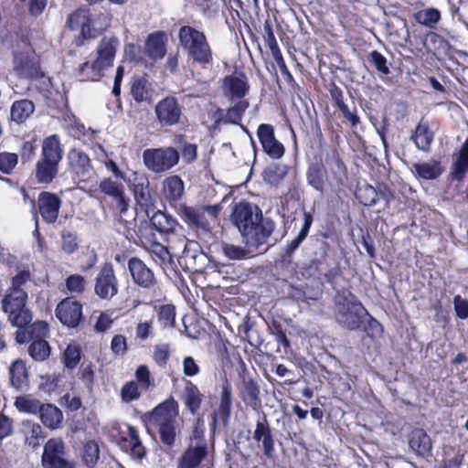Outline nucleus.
Instances as JSON below:
<instances>
[{"instance_id":"nucleus-40","label":"nucleus","mask_w":468,"mask_h":468,"mask_svg":"<svg viewBox=\"0 0 468 468\" xmlns=\"http://www.w3.org/2000/svg\"><path fill=\"white\" fill-rule=\"evenodd\" d=\"M131 94L135 101H150L152 98V90L148 80L144 78H134L131 85Z\"/></svg>"},{"instance_id":"nucleus-46","label":"nucleus","mask_w":468,"mask_h":468,"mask_svg":"<svg viewBox=\"0 0 468 468\" xmlns=\"http://www.w3.org/2000/svg\"><path fill=\"white\" fill-rule=\"evenodd\" d=\"M355 194L359 202L367 207L374 206L378 198L377 190L367 184L358 186Z\"/></svg>"},{"instance_id":"nucleus-28","label":"nucleus","mask_w":468,"mask_h":468,"mask_svg":"<svg viewBox=\"0 0 468 468\" xmlns=\"http://www.w3.org/2000/svg\"><path fill=\"white\" fill-rule=\"evenodd\" d=\"M165 242L167 243L166 246L154 242L151 251L163 262H169L174 256H179L182 250V241L176 240V238L172 237V239H165Z\"/></svg>"},{"instance_id":"nucleus-61","label":"nucleus","mask_w":468,"mask_h":468,"mask_svg":"<svg viewBox=\"0 0 468 468\" xmlns=\"http://www.w3.org/2000/svg\"><path fill=\"white\" fill-rule=\"evenodd\" d=\"M30 281L29 271H22L17 273L12 280V285L8 292H15L16 290L26 291V285Z\"/></svg>"},{"instance_id":"nucleus-45","label":"nucleus","mask_w":468,"mask_h":468,"mask_svg":"<svg viewBox=\"0 0 468 468\" xmlns=\"http://www.w3.org/2000/svg\"><path fill=\"white\" fill-rule=\"evenodd\" d=\"M253 248H242L238 245L224 243L222 244V252L229 260L240 261L250 258L254 252Z\"/></svg>"},{"instance_id":"nucleus-51","label":"nucleus","mask_w":468,"mask_h":468,"mask_svg":"<svg viewBox=\"0 0 468 468\" xmlns=\"http://www.w3.org/2000/svg\"><path fill=\"white\" fill-rule=\"evenodd\" d=\"M158 322L164 328L173 327L176 322V308L172 304H165L159 308Z\"/></svg>"},{"instance_id":"nucleus-24","label":"nucleus","mask_w":468,"mask_h":468,"mask_svg":"<svg viewBox=\"0 0 468 468\" xmlns=\"http://www.w3.org/2000/svg\"><path fill=\"white\" fill-rule=\"evenodd\" d=\"M16 332V341L18 344H24L37 339H44L48 335V324L43 321H37L31 324L18 327Z\"/></svg>"},{"instance_id":"nucleus-55","label":"nucleus","mask_w":468,"mask_h":468,"mask_svg":"<svg viewBox=\"0 0 468 468\" xmlns=\"http://www.w3.org/2000/svg\"><path fill=\"white\" fill-rule=\"evenodd\" d=\"M18 162L16 154L1 152L0 153V171L5 174H10Z\"/></svg>"},{"instance_id":"nucleus-25","label":"nucleus","mask_w":468,"mask_h":468,"mask_svg":"<svg viewBox=\"0 0 468 468\" xmlns=\"http://www.w3.org/2000/svg\"><path fill=\"white\" fill-rule=\"evenodd\" d=\"M205 396L200 392L197 385L186 380L180 393V399L192 415H196L200 410Z\"/></svg>"},{"instance_id":"nucleus-18","label":"nucleus","mask_w":468,"mask_h":468,"mask_svg":"<svg viewBox=\"0 0 468 468\" xmlns=\"http://www.w3.org/2000/svg\"><path fill=\"white\" fill-rule=\"evenodd\" d=\"M128 269L133 281L144 289H152L156 284L153 271L139 258L133 257L128 261Z\"/></svg>"},{"instance_id":"nucleus-63","label":"nucleus","mask_w":468,"mask_h":468,"mask_svg":"<svg viewBox=\"0 0 468 468\" xmlns=\"http://www.w3.org/2000/svg\"><path fill=\"white\" fill-rule=\"evenodd\" d=\"M66 286L70 292H82L85 288V279L80 275H70L66 280Z\"/></svg>"},{"instance_id":"nucleus-3","label":"nucleus","mask_w":468,"mask_h":468,"mask_svg":"<svg viewBox=\"0 0 468 468\" xmlns=\"http://www.w3.org/2000/svg\"><path fill=\"white\" fill-rule=\"evenodd\" d=\"M178 40L194 63L203 69L213 64V52L204 32L191 26H182L178 30Z\"/></svg>"},{"instance_id":"nucleus-30","label":"nucleus","mask_w":468,"mask_h":468,"mask_svg":"<svg viewBox=\"0 0 468 468\" xmlns=\"http://www.w3.org/2000/svg\"><path fill=\"white\" fill-rule=\"evenodd\" d=\"M181 217L187 224L198 229L209 230V221L204 213V208L201 207H184L181 210Z\"/></svg>"},{"instance_id":"nucleus-56","label":"nucleus","mask_w":468,"mask_h":468,"mask_svg":"<svg viewBox=\"0 0 468 468\" xmlns=\"http://www.w3.org/2000/svg\"><path fill=\"white\" fill-rule=\"evenodd\" d=\"M78 248L76 235L69 230L63 229L61 231V249L68 254H72Z\"/></svg>"},{"instance_id":"nucleus-8","label":"nucleus","mask_w":468,"mask_h":468,"mask_svg":"<svg viewBox=\"0 0 468 468\" xmlns=\"http://www.w3.org/2000/svg\"><path fill=\"white\" fill-rule=\"evenodd\" d=\"M119 46V40L115 37H104L99 43L97 48V58L92 62L91 75L89 78L100 79L101 72L112 66Z\"/></svg>"},{"instance_id":"nucleus-54","label":"nucleus","mask_w":468,"mask_h":468,"mask_svg":"<svg viewBox=\"0 0 468 468\" xmlns=\"http://www.w3.org/2000/svg\"><path fill=\"white\" fill-rule=\"evenodd\" d=\"M170 345L158 344L154 346L153 358L160 367H165L170 357Z\"/></svg>"},{"instance_id":"nucleus-62","label":"nucleus","mask_w":468,"mask_h":468,"mask_svg":"<svg viewBox=\"0 0 468 468\" xmlns=\"http://www.w3.org/2000/svg\"><path fill=\"white\" fill-rule=\"evenodd\" d=\"M139 396L138 384L135 381L126 383L122 388V399L125 402L136 399Z\"/></svg>"},{"instance_id":"nucleus-36","label":"nucleus","mask_w":468,"mask_h":468,"mask_svg":"<svg viewBox=\"0 0 468 468\" xmlns=\"http://www.w3.org/2000/svg\"><path fill=\"white\" fill-rule=\"evenodd\" d=\"M14 69L24 79H38L42 77L37 63L23 55L16 57Z\"/></svg>"},{"instance_id":"nucleus-49","label":"nucleus","mask_w":468,"mask_h":468,"mask_svg":"<svg viewBox=\"0 0 468 468\" xmlns=\"http://www.w3.org/2000/svg\"><path fill=\"white\" fill-rule=\"evenodd\" d=\"M100 456V450L98 444L93 441H88L83 448L82 459L85 463L86 466L89 468H93Z\"/></svg>"},{"instance_id":"nucleus-53","label":"nucleus","mask_w":468,"mask_h":468,"mask_svg":"<svg viewBox=\"0 0 468 468\" xmlns=\"http://www.w3.org/2000/svg\"><path fill=\"white\" fill-rule=\"evenodd\" d=\"M368 61L378 73L383 75H388L390 73L387 58L380 52L377 50L371 51L368 54Z\"/></svg>"},{"instance_id":"nucleus-64","label":"nucleus","mask_w":468,"mask_h":468,"mask_svg":"<svg viewBox=\"0 0 468 468\" xmlns=\"http://www.w3.org/2000/svg\"><path fill=\"white\" fill-rule=\"evenodd\" d=\"M126 451L129 450L130 455L132 458L135 460H142L145 457V448L142 444L141 441H135V442H128L122 445Z\"/></svg>"},{"instance_id":"nucleus-31","label":"nucleus","mask_w":468,"mask_h":468,"mask_svg":"<svg viewBox=\"0 0 468 468\" xmlns=\"http://www.w3.org/2000/svg\"><path fill=\"white\" fill-rule=\"evenodd\" d=\"M59 163L38 158L36 164V178L38 183L49 184L58 174Z\"/></svg>"},{"instance_id":"nucleus-47","label":"nucleus","mask_w":468,"mask_h":468,"mask_svg":"<svg viewBox=\"0 0 468 468\" xmlns=\"http://www.w3.org/2000/svg\"><path fill=\"white\" fill-rule=\"evenodd\" d=\"M28 354L36 361H44L50 355V346L45 339H37L29 345Z\"/></svg>"},{"instance_id":"nucleus-2","label":"nucleus","mask_w":468,"mask_h":468,"mask_svg":"<svg viewBox=\"0 0 468 468\" xmlns=\"http://www.w3.org/2000/svg\"><path fill=\"white\" fill-rule=\"evenodd\" d=\"M367 316H369V325L381 331V325L371 317L362 303L348 291L338 292L335 297V318L344 328L351 331L358 330Z\"/></svg>"},{"instance_id":"nucleus-58","label":"nucleus","mask_w":468,"mask_h":468,"mask_svg":"<svg viewBox=\"0 0 468 468\" xmlns=\"http://www.w3.org/2000/svg\"><path fill=\"white\" fill-rule=\"evenodd\" d=\"M64 364L68 368H74L80 359V351L78 346L69 345L64 351L63 355Z\"/></svg>"},{"instance_id":"nucleus-32","label":"nucleus","mask_w":468,"mask_h":468,"mask_svg":"<svg viewBox=\"0 0 468 468\" xmlns=\"http://www.w3.org/2000/svg\"><path fill=\"white\" fill-rule=\"evenodd\" d=\"M433 137L434 134L431 131L428 122L420 121L410 139L419 150L428 153L431 150Z\"/></svg>"},{"instance_id":"nucleus-41","label":"nucleus","mask_w":468,"mask_h":468,"mask_svg":"<svg viewBox=\"0 0 468 468\" xmlns=\"http://www.w3.org/2000/svg\"><path fill=\"white\" fill-rule=\"evenodd\" d=\"M468 171V139L462 145L457 157L453 163L452 177L458 181L464 178Z\"/></svg>"},{"instance_id":"nucleus-16","label":"nucleus","mask_w":468,"mask_h":468,"mask_svg":"<svg viewBox=\"0 0 468 468\" xmlns=\"http://www.w3.org/2000/svg\"><path fill=\"white\" fill-rule=\"evenodd\" d=\"M56 316L63 324L76 327L82 317V305L74 298L68 297L58 304Z\"/></svg>"},{"instance_id":"nucleus-22","label":"nucleus","mask_w":468,"mask_h":468,"mask_svg":"<svg viewBox=\"0 0 468 468\" xmlns=\"http://www.w3.org/2000/svg\"><path fill=\"white\" fill-rule=\"evenodd\" d=\"M207 454V442L189 444L178 459L176 468H199Z\"/></svg>"},{"instance_id":"nucleus-1","label":"nucleus","mask_w":468,"mask_h":468,"mask_svg":"<svg viewBox=\"0 0 468 468\" xmlns=\"http://www.w3.org/2000/svg\"><path fill=\"white\" fill-rule=\"evenodd\" d=\"M178 416L179 405L171 397L145 413L144 420L148 430H154L159 434L160 441L165 446L172 448L181 433L182 423Z\"/></svg>"},{"instance_id":"nucleus-43","label":"nucleus","mask_w":468,"mask_h":468,"mask_svg":"<svg viewBox=\"0 0 468 468\" xmlns=\"http://www.w3.org/2000/svg\"><path fill=\"white\" fill-rule=\"evenodd\" d=\"M146 52L152 58H162L165 54V46L160 34L150 35L145 43Z\"/></svg>"},{"instance_id":"nucleus-23","label":"nucleus","mask_w":468,"mask_h":468,"mask_svg":"<svg viewBox=\"0 0 468 468\" xmlns=\"http://www.w3.org/2000/svg\"><path fill=\"white\" fill-rule=\"evenodd\" d=\"M224 85L228 90L232 102L234 100H245L244 97L249 92L250 85L244 73H235L224 79Z\"/></svg>"},{"instance_id":"nucleus-26","label":"nucleus","mask_w":468,"mask_h":468,"mask_svg":"<svg viewBox=\"0 0 468 468\" xmlns=\"http://www.w3.org/2000/svg\"><path fill=\"white\" fill-rule=\"evenodd\" d=\"M90 19L89 11L86 9H78L68 18L67 25L71 30H80V35L83 39L92 37L90 27Z\"/></svg>"},{"instance_id":"nucleus-39","label":"nucleus","mask_w":468,"mask_h":468,"mask_svg":"<svg viewBox=\"0 0 468 468\" xmlns=\"http://www.w3.org/2000/svg\"><path fill=\"white\" fill-rule=\"evenodd\" d=\"M11 385L17 390H23L27 386L26 365L22 360H16L9 367Z\"/></svg>"},{"instance_id":"nucleus-33","label":"nucleus","mask_w":468,"mask_h":468,"mask_svg":"<svg viewBox=\"0 0 468 468\" xmlns=\"http://www.w3.org/2000/svg\"><path fill=\"white\" fill-rule=\"evenodd\" d=\"M249 101L247 100H240L234 103L233 106L229 107L223 114L221 110H218V117L215 121V126L220 122L224 123H234L237 124L242 118L243 113L249 108Z\"/></svg>"},{"instance_id":"nucleus-50","label":"nucleus","mask_w":468,"mask_h":468,"mask_svg":"<svg viewBox=\"0 0 468 468\" xmlns=\"http://www.w3.org/2000/svg\"><path fill=\"white\" fill-rule=\"evenodd\" d=\"M15 405L19 411L32 414L39 413L43 406V404H41L39 400L29 397L17 398L16 399Z\"/></svg>"},{"instance_id":"nucleus-27","label":"nucleus","mask_w":468,"mask_h":468,"mask_svg":"<svg viewBox=\"0 0 468 468\" xmlns=\"http://www.w3.org/2000/svg\"><path fill=\"white\" fill-rule=\"evenodd\" d=\"M64 154L63 146L59 137L52 134L42 141L41 154L39 158L60 163Z\"/></svg>"},{"instance_id":"nucleus-48","label":"nucleus","mask_w":468,"mask_h":468,"mask_svg":"<svg viewBox=\"0 0 468 468\" xmlns=\"http://www.w3.org/2000/svg\"><path fill=\"white\" fill-rule=\"evenodd\" d=\"M415 17L418 23L432 28L440 21L441 13L434 7H429L418 12Z\"/></svg>"},{"instance_id":"nucleus-20","label":"nucleus","mask_w":468,"mask_h":468,"mask_svg":"<svg viewBox=\"0 0 468 468\" xmlns=\"http://www.w3.org/2000/svg\"><path fill=\"white\" fill-rule=\"evenodd\" d=\"M100 190L116 201V209L120 213H125L129 207V198L124 193V186L122 183L113 181L111 178H104L99 185Z\"/></svg>"},{"instance_id":"nucleus-6","label":"nucleus","mask_w":468,"mask_h":468,"mask_svg":"<svg viewBox=\"0 0 468 468\" xmlns=\"http://www.w3.org/2000/svg\"><path fill=\"white\" fill-rule=\"evenodd\" d=\"M41 463L43 468H73L66 445L60 438H51L45 443Z\"/></svg>"},{"instance_id":"nucleus-57","label":"nucleus","mask_w":468,"mask_h":468,"mask_svg":"<svg viewBox=\"0 0 468 468\" xmlns=\"http://www.w3.org/2000/svg\"><path fill=\"white\" fill-rule=\"evenodd\" d=\"M259 386L251 379H243L242 394L244 399H248L250 403H255L259 399Z\"/></svg>"},{"instance_id":"nucleus-11","label":"nucleus","mask_w":468,"mask_h":468,"mask_svg":"<svg viewBox=\"0 0 468 468\" xmlns=\"http://www.w3.org/2000/svg\"><path fill=\"white\" fill-rule=\"evenodd\" d=\"M94 292L103 300H109L118 293V281L112 264L105 263L95 278Z\"/></svg>"},{"instance_id":"nucleus-34","label":"nucleus","mask_w":468,"mask_h":468,"mask_svg":"<svg viewBox=\"0 0 468 468\" xmlns=\"http://www.w3.org/2000/svg\"><path fill=\"white\" fill-rule=\"evenodd\" d=\"M411 171L418 178L424 180H434L442 173L441 163L437 160H431L426 163H415L411 166Z\"/></svg>"},{"instance_id":"nucleus-52","label":"nucleus","mask_w":468,"mask_h":468,"mask_svg":"<svg viewBox=\"0 0 468 468\" xmlns=\"http://www.w3.org/2000/svg\"><path fill=\"white\" fill-rule=\"evenodd\" d=\"M306 176L309 185H311L314 189L318 191H323L324 172L319 165H314L310 166Z\"/></svg>"},{"instance_id":"nucleus-13","label":"nucleus","mask_w":468,"mask_h":468,"mask_svg":"<svg viewBox=\"0 0 468 468\" xmlns=\"http://www.w3.org/2000/svg\"><path fill=\"white\" fill-rule=\"evenodd\" d=\"M180 264H185L186 267L194 271H198L205 267L207 256L199 250V246L195 241H189L185 237V241H182V250L177 256Z\"/></svg>"},{"instance_id":"nucleus-29","label":"nucleus","mask_w":468,"mask_h":468,"mask_svg":"<svg viewBox=\"0 0 468 468\" xmlns=\"http://www.w3.org/2000/svg\"><path fill=\"white\" fill-rule=\"evenodd\" d=\"M409 445L418 456L427 457L431 454V441L430 436L422 429H417L411 431Z\"/></svg>"},{"instance_id":"nucleus-38","label":"nucleus","mask_w":468,"mask_h":468,"mask_svg":"<svg viewBox=\"0 0 468 468\" xmlns=\"http://www.w3.org/2000/svg\"><path fill=\"white\" fill-rule=\"evenodd\" d=\"M34 111L35 105L31 101L27 99L16 101L11 106V119L16 123H22L31 116Z\"/></svg>"},{"instance_id":"nucleus-14","label":"nucleus","mask_w":468,"mask_h":468,"mask_svg":"<svg viewBox=\"0 0 468 468\" xmlns=\"http://www.w3.org/2000/svg\"><path fill=\"white\" fill-rule=\"evenodd\" d=\"M252 438L262 450L264 456L273 460L275 456V441L265 416L257 420Z\"/></svg>"},{"instance_id":"nucleus-60","label":"nucleus","mask_w":468,"mask_h":468,"mask_svg":"<svg viewBox=\"0 0 468 468\" xmlns=\"http://www.w3.org/2000/svg\"><path fill=\"white\" fill-rule=\"evenodd\" d=\"M42 438V429L40 425L37 423L31 424L28 431L26 434L27 443L35 448L40 444V440Z\"/></svg>"},{"instance_id":"nucleus-59","label":"nucleus","mask_w":468,"mask_h":468,"mask_svg":"<svg viewBox=\"0 0 468 468\" xmlns=\"http://www.w3.org/2000/svg\"><path fill=\"white\" fill-rule=\"evenodd\" d=\"M183 373L186 377L193 378L200 373V366L191 356H185L182 361Z\"/></svg>"},{"instance_id":"nucleus-7","label":"nucleus","mask_w":468,"mask_h":468,"mask_svg":"<svg viewBox=\"0 0 468 468\" xmlns=\"http://www.w3.org/2000/svg\"><path fill=\"white\" fill-rule=\"evenodd\" d=\"M261 214L262 211L257 205L243 201L234 206L230 219L243 239L251 226L261 218Z\"/></svg>"},{"instance_id":"nucleus-17","label":"nucleus","mask_w":468,"mask_h":468,"mask_svg":"<svg viewBox=\"0 0 468 468\" xmlns=\"http://www.w3.org/2000/svg\"><path fill=\"white\" fill-rule=\"evenodd\" d=\"M257 136L263 151L272 159H279L284 154V147L276 140L274 129L271 124L262 123L258 127Z\"/></svg>"},{"instance_id":"nucleus-10","label":"nucleus","mask_w":468,"mask_h":468,"mask_svg":"<svg viewBox=\"0 0 468 468\" xmlns=\"http://www.w3.org/2000/svg\"><path fill=\"white\" fill-rule=\"evenodd\" d=\"M275 229L274 221L270 218H264L261 215L249 232L243 237L242 240L246 247L258 250L264 244H267Z\"/></svg>"},{"instance_id":"nucleus-5","label":"nucleus","mask_w":468,"mask_h":468,"mask_svg":"<svg viewBox=\"0 0 468 468\" xmlns=\"http://www.w3.org/2000/svg\"><path fill=\"white\" fill-rule=\"evenodd\" d=\"M178 151L172 147L148 148L143 152L144 166L153 173L162 174L171 170L179 162Z\"/></svg>"},{"instance_id":"nucleus-19","label":"nucleus","mask_w":468,"mask_h":468,"mask_svg":"<svg viewBox=\"0 0 468 468\" xmlns=\"http://www.w3.org/2000/svg\"><path fill=\"white\" fill-rule=\"evenodd\" d=\"M38 210L44 221L54 223L61 206V199L54 193L41 192L37 199Z\"/></svg>"},{"instance_id":"nucleus-15","label":"nucleus","mask_w":468,"mask_h":468,"mask_svg":"<svg viewBox=\"0 0 468 468\" xmlns=\"http://www.w3.org/2000/svg\"><path fill=\"white\" fill-rule=\"evenodd\" d=\"M156 118L162 126H172L179 122L181 107L175 97L161 100L154 109Z\"/></svg>"},{"instance_id":"nucleus-12","label":"nucleus","mask_w":468,"mask_h":468,"mask_svg":"<svg viewBox=\"0 0 468 468\" xmlns=\"http://www.w3.org/2000/svg\"><path fill=\"white\" fill-rule=\"evenodd\" d=\"M150 222L154 229L166 237L165 239L175 237L176 240L185 241V236L182 234V227L172 216L158 210L151 217Z\"/></svg>"},{"instance_id":"nucleus-37","label":"nucleus","mask_w":468,"mask_h":468,"mask_svg":"<svg viewBox=\"0 0 468 468\" xmlns=\"http://www.w3.org/2000/svg\"><path fill=\"white\" fill-rule=\"evenodd\" d=\"M184 182L178 176H171L163 181V193L166 200L177 201L184 194Z\"/></svg>"},{"instance_id":"nucleus-21","label":"nucleus","mask_w":468,"mask_h":468,"mask_svg":"<svg viewBox=\"0 0 468 468\" xmlns=\"http://www.w3.org/2000/svg\"><path fill=\"white\" fill-rule=\"evenodd\" d=\"M70 171L82 180H87L91 176L92 166L90 160L84 152L72 149L67 155Z\"/></svg>"},{"instance_id":"nucleus-44","label":"nucleus","mask_w":468,"mask_h":468,"mask_svg":"<svg viewBox=\"0 0 468 468\" xmlns=\"http://www.w3.org/2000/svg\"><path fill=\"white\" fill-rule=\"evenodd\" d=\"M287 175V166L282 164H271L262 172L263 180L270 185H277Z\"/></svg>"},{"instance_id":"nucleus-42","label":"nucleus","mask_w":468,"mask_h":468,"mask_svg":"<svg viewBox=\"0 0 468 468\" xmlns=\"http://www.w3.org/2000/svg\"><path fill=\"white\" fill-rule=\"evenodd\" d=\"M231 389L229 385H225L222 388V394L218 411L214 412L212 415L214 424L216 423V418L218 414L225 423L229 421L231 412Z\"/></svg>"},{"instance_id":"nucleus-9","label":"nucleus","mask_w":468,"mask_h":468,"mask_svg":"<svg viewBox=\"0 0 468 468\" xmlns=\"http://www.w3.org/2000/svg\"><path fill=\"white\" fill-rule=\"evenodd\" d=\"M133 190L136 205L147 215L154 207L155 198L150 187V180L145 174L133 173L127 180Z\"/></svg>"},{"instance_id":"nucleus-35","label":"nucleus","mask_w":468,"mask_h":468,"mask_svg":"<svg viewBox=\"0 0 468 468\" xmlns=\"http://www.w3.org/2000/svg\"><path fill=\"white\" fill-rule=\"evenodd\" d=\"M39 418L41 422L48 429H58L63 420L62 411L52 404H43L40 411Z\"/></svg>"},{"instance_id":"nucleus-4","label":"nucleus","mask_w":468,"mask_h":468,"mask_svg":"<svg viewBox=\"0 0 468 468\" xmlns=\"http://www.w3.org/2000/svg\"><path fill=\"white\" fill-rule=\"evenodd\" d=\"M27 291L7 292L2 300V309L8 321L16 327H23L32 320L30 310L27 307Z\"/></svg>"}]
</instances>
